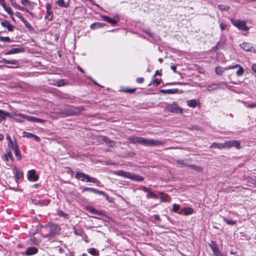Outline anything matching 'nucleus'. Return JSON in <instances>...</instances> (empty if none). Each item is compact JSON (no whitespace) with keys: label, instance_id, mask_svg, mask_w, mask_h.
Instances as JSON below:
<instances>
[{"label":"nucleus","instance_id":"f257e3e1","mask_svg":"<svg viewBox=\"0 0 256 256\" xmlns=\"http://www.w3.org/2000/svg\"><path fill=\"white\" fill-rule=\"evenodd\" d=\"M130 142L139 144L146 146H159L164 145L165 142L158 140L147 139L142 137L131 136L128 138Z\"/></svg>","mask_w":256,"mask_h":256},{"label":"nucleus","instance_id":"f03ea898","mask_svg":"<svg viewBox=\"0 0 256 256\" xmlns=\"http://www.w3.org/2000/svg\"><path fill=\"white\" fill-rule=\"evenodd\" d=\"M232 24L240 30L248 31L249 28L246 26V22L244 20L231 19Z\"/></svg>","mask_w":256,"mask_h":256},{"label":"nucleus","instance_id":"7ed1b4c3","mask_svg":"<svg viewBox=\"0 0 256 256\" xmlns=\"http://www.w3.org/2000/svg\"><path fill=\"white\" fill-rule=\"evenodd\" d=\"M76 178L82 182H95L96 180L94 178H90L88 175L82 172H78L76 173Z\"/></svg>","mask_w":256,"mask_h":256},{"label":"nucleus","instance_id":"20e7f679","mask_svg":"<svg viewBox=\"0 0 256 256\" xmlns=\"http://www.w3.org/2000/svg\"><path fill=\"white\" fill-rule=\"evenodd\" d=\"M208 246L211 248L214 256H224V254L220 250L219 248L214 241H210L208 244Z\"/></svg>","mask_w":256,"mask_h":256},{"label":"nucleus","instance_id":"39448f33","mask_svg":"<svg viewBox=\"0 0 256 256\" xmlns=\"http://www.w3.org/2000/svg\"><path fill=\"white\" fill-rule=\"evenodd\" d=\"M166 110L168 112H170L176 114L182 112V108L178 107L176 102H173L172 104H168L166 106Z\"/></svg>","mask_w":256,"mask_h":256},{"label":"nucleus","instance_id":"423d86ee","mask_svg":"<svg viewBox=\"0 0 256 256\" xmlns=\"http://www.w3.org/2000/svg\"><path fill=\"white\" fill-rule=\"evenodd\" d=\"M46 226L49 228L48 236L54 235L58 233L60 230L59 226L56 224H48Z\"/></svg>","mask_w":256,"mask_h":256},{"label":"nucleus","instance_id":"0eeeda50","mask_svg":"<svg viewBox=\"0 0 256 256\" xmlns=\"http://www.w3.org/2000/svg\"><path fill=\"white\" fill-rule=\"evenodd\" d=\"M20 116L22 118L24 119H26V120H28V121H30V122H40V123H44L46 122V120L43 119L38 118L32 116H25L22 114H20Z\"/></svg>","mask_w":256,"mask_h":256},{"label":"nucleus","instance_id":"6e6552de","mask_svg":"<svg viewBox=\"0 0 256 256\" xmlns=\"http://www.w3.org/2000/svg\"><path fill=\"white\" fill-rule=\"evenodd\" d=\"M226 148L235 147L238 149L240 148V142L238 140H230L224 142Z\"/></svg>","mask_w":256,"mask_h":256},{"label":"nucleus","instance_id":"1a4fd4ad","mask_svg":"<svg viewBox=\"0 0 256 256\" xmlns=\"http://www.w3.org/2000/svg\"><path fill=\"white\" fill-rule=\"evenodd\" d=\"M238 66V65H233L224 68L220 66H217L216 68L215 71L218 75H221L222 74V72H224L225 70H227L230 69H234L236 68Z\"/></svg>","mask_w":256,"mask_h":256},{"label":"nucleus","instance_id":"9d476101","mask_svg":"<svg viewBox=\"0 0 256 256\" xmlns=\"http://www.w3.org/2000/svg\"><path fill=\"white\" fill-rule=\"evenodd\" d=\"M16 16L20 20L24 23V24L26 28H28L30 30H33V27L30 24L29 22H28L26 20V19L20 12H16Z\"/></svg>","mask_w":256,"mask_h":256},{"label":"nucleus","instance_id":"9b49d317","mask_svg":"<svg viewBox=\"0 0 256 256\" xmlns=\"http://www.w3.org/2000/svg\"><path fill=\"white\" fill-rule=\"evenodd\" d=\"M96 140L97 142H104L108 144H109L110 146H113L114 142L110 140L106 136L97 135Z\"/></svg>","mask_w":256,"mask_h":256},{"label":"nucleus","instance_id":"f8f14e48","mask_svg":"<svg viewBox=\"0 0 256 256\" xmlns=\"http://www.w3.org/2000/svg\"><path fill=\"white\" fill-rule=\"evenodd\" d=\"M81 110L80 107H74L72 106H69L68 108V115H76L78 114Z\"/></svg>","mask_w":256,"mask_h":256},{"label":"nucleus","instance_id":"ddd939ff","mask_svg":"<svg viewBox=\"0 0 256 256\" xmlns=\"http://www.w3.org/2000/svg\"><path fill=\"white\" fill-rule=\"evenodd\" d=\"M28 179L32 182H36L38 180V176L36 174L34 170H31L28 172Z\"/></svg>","mask_w":256,"mask_h":256},{"label":"nucleus","instance_id":"4468645a","mask_svg":"<svg viewBox=\"0 0 256 256\" xmlns=\"http://www.w3.org/2000/svg\"><path fill=\"white\" fill-rule=\"evenodd\" d=\"M24 51V48L22 47L14 48L11 49L10 50L4 53L6 55H10L12 54H16L18 53L22 52Z\"/></svg>","mask_w":256,"mask_h":256},{"label":"nucleus","instance_id":"2eb2a0df","mask_svg":"<svg viewBox=\"0 0 256 256\" xmlns=\"http://www.w3.org/2000/svg\"><path fill=\"white\" fill-rule=\"evenodd\" d=\"M240 47L246 52H252L254 48L252 46V44L244 42L243 43L240 44Z\"/></svg>","mask_w":256,"mask_h":256},{"label":"nucleus","instance_id":"dca6fc26","mask_svg":"<svg viewBox=\"0 0 256 256\" xmlns=\"http://www.w3.org/2000/svg\"><path fill=\"white\" fill-rule=\"evenodd\" d=\"M38 252V249L35 247H28L26 248L24 254L26 256H31L36 254Z\"/></svg>","mask_w":256,"mask_h":256},{"label":"nucleus","instance_id":"f3484780","mask_svg":"<svg viewBox=\"0 0 256 256\" xmlns=\"http://www.w3.org/2000/svg\"><path fill=\"white\" fill-rule=\"evenodd\" d=\"M6 117L12 118V116L9 112L0 110V122L6 120Z\"/></svg>","mask_w":256,"mask_h":256},{"label":"nucleus","instance_id":"a211bd4d","mask_svg":"<svg viewBox=\"0 0 256 256\" xmlns=\"http://www.w3.org/2000/svg\"><path fill=\"white\" fill-rule=\"evenodd\" d=\"M22 5L26 7H28L30 10H33L36 4L34 2H30L28 0H20Z\"/></svg>","mask_w":256,"mask_h":256},{"label":"nucleus","instance_id":"6ab92c4d","mask_svg":"<svg viewBox=\"0 0 256 256\" xmlns=\"http://www.w3.org/2000/svg\"><path fill=\"white\" fill-rule=\"evenodd\" d=\"M129 178L136 182H141L144 179L142 176L131 172L130 173Z\"/></svg>","mask_w":256,"mask_h":256},{"label":"nucleus","instance_id":"aec40b11","mask_svg":"<svg viewBox=\"0 0 256 256\" xmlns=\"http://www.w3.org/2000/svg\"><path fill=\"white\" fill-rule=\"evenodd\" d=\"M23 136H24V137H26L27 138H32L36 142H40V138L39 136H36V135L34 134L30 133V132H23Z\"/></svg>","mask_w":256,"mask_h":256},{"label":"nucleus","instance_id":"412c9836","mask_svg":"<svg viewBox=\"0 0 256 256\" xmlns=\"http://www.w3.org/2000/svg\"><path fill=\"white\" fill-rule=\"evenodd\" d=\"M1 25L4 28H6L10 32L13 31L14 26L12 25L8 20H4L1 22Z\"/></svg>","mask_w":256,"mask_h":256},{"label":"nucleus","instance_id":"4be33fe9","mask_svg":"<svg viewBox=\"0 0 256 256\" xmlns=\"http://www.w3.org/2000/svg\"><path fill=\"white\" fill-rule=\"evenodd\" d=\"M179 90L178 88L168 89V90H160V92L164 94H174L178 93Z\"/></svg>","mask_w":256,"mask_h":256},{"label":"nucleus","instance_id":"5701e85b","mask_svg":"<svg viewBox=\"0 0 256 256\" xmlns=\"http://www.w3.org/2000/svg\"><path fill=\"white\" fill-rule=\"evenodd\" d=\"M114 173L118 176L129 178L130 172H124L123 170H118L114 172Z\"/></svg>","mask_w":256,"mask_h":256},{"label":"nucleus","instance_id":"b1692460","mask_svg":"<svg viewBox=\"0 0 256 256\" xmlns=\"http://www.w3.org/2000/svg\"><path fill=\"white\" fill-rule=\"evenodd\" d=\"M101 16L102 17L103 20H104L108 23H110L112 26L116 25L118 22L116 20L111 18H110L108 16Z\"/></svg>","mask_w":256,"mask_h":256},{"label":"nucleus","instance_id":"393cba45","mask_svg":"<svg viewBox=\"0 0 256 256\" xmlns=\"http://www.w3.org/2000/svg\"><path fill=\"white\" fill-rule=\"evenodd\" d=\"M97 194L99 195L100 196H102L104 197L109 202H113V199L110 198L107 194L102 191L97 190Z\"/></svg>","mask_w":256,"mask_h":256},{"label":"nucleus","instance_id":"a878e982","mask_svg":"<svg viewBox=\"0 0 256 256\" xmlns=\"http://www.w3.org/2000/svg\"><path fill=\"white\" fill-rule=\"evenodd\" d=\"M56 4L60 7L68 8L69 6V3L66 1V0H58Z\"/></svg>","mask_w":256,"mask_h":256},{"label":"nucleus","instance_id":"bb28decb","mask_svg":"<svg viewBox=\"0 0 256 256\" xmlns=\"http://www.w3.org/2000/svg\"><path fill=\"white\" fill-rule=\"evenodd\" d=\"M210 148H218L219 149H222V148H225L226 146L224 143H216L214 142L213 143L211 146H210Z\"/></svg>","mask_w":256,"mask_h":256},{"label":"nucleus","instance_id":"cd10ccee","mask_svg":"<svg viewBox=\"0 0 256 256\" xmlns=\"http://www.w3.org/2000/svg\"><path fill=\"white\" fill-rule=\"evenodd\" d=\"M10 1L11 2V4H12V6H14V8H15L20 10H26V8H24V6H21L19 4H18L16 2V0H12Z\"/></svg>","mask_w":256,"mask_h":256},{"label":"nucleus","instance_id":"c85d7f7f","mask_svg":"<svg viewBox=\"0 0 256 256\" xmlns=\"http://www.w3.org/2000/svg\"><path fill=\"white\" fill-rule=\"evenodd\" d=\"M182 212L184 215L188 216L193 213L194 210L191 208L186 207L182 210Z\"/></svg>","mask_w":256,"mask_h":256},{"label":"nucleus","instance_id":"c756f323","mask_svg":"<svg viewBox=\"0 0 256 256\" xmlns=\"http://www.w3.org/2000/svg\"><path fill=\"white\" fill-rule=\"evenodd\" d=\"M188 159H184V160H178L176 161V163L178 164H180L182 166H189V164H188Z\"/></svg>","mask_w":256,"mask_h":256},{"label":"nucleus","instance_id":"7c9ffc66","mask_svg":"<svg viewBox=\"0 0 256 256\" xmlns=\"http://www.w3.org/2000/svg\"><path fill=\"white\" fill-rule=\"evenodd\" d=\"M188 167L191 168L193 170L198 172H202L203 170L202 167H200V166H196V164H189Z\"/></svg>","mask_w":256,"mask_h":256},{"label":"nucleus","instance_id":"2f4dec72","mask_svg":"<svg viewBox=\"0 0 256 256\" xmlns=\"http://www.w3.org/2000/svg\"><path fill=\"white\" fill-rule=\"evenodd\" d=\"M236 65H238V66L237 68H238V70L236 72V74L238 76H242L244 73V68H242V67L240 65L238 64H236Z\"/></svg>","mask_w":256,"mask_h":256},{"label":"nucleus","instance_id":"473e14b6","mask_svg":"<svg viewBox=\"0 0 256 256\" xmlns=\"http://www.w3.org/2000/svg\"><path fill=\"white\" fill-rule=\"evenodd\" d=\"M217 85H218V84H208L206 86V90L208 92H211L212 90H218V87H216V86L214 87V86H217Z\"/></svg>","mask_w":256,"mask_h":256},{"label":"nucleus","instance_id":"72a5a7b5","mask_svg":"<svg viewBox=\"0 0 256 256\" xmlns=\"http://www.w3.org/2000/svg\"><path fill=\"white\" fill-rule=\"evenodd\" d=\"M67 84L64 80L61 79L58 80L56 82V85L58 86H64Z\"/></svg>","mask_w":256,"mask_h":256},{"label":"nucleus","instance_id":"f704fd0d","mask_svg":"<svg viewBox=\"0 0 256 256\" xmlns=\"http://www.w3.org/2000/svg\"><path fill=\"white\" fill-rule=\"evenodd\" d=\"M146 198H152L154 199H157L158 198V196L156 194H155L154 192H151L150 190V191L148 192V193L146 195Z\"/></svg>","mask_w":256,"mask_h":256},{"label":"nucleus","instance_id":"c9c22d12","mask_svg":"<svg viewBox=\"0 0 256 256\" xmlns=\"http://www.w3.org/2000/svg\"><path fill=\"white\" fill-rule=\"evenodd\" d=\"M218 8L221 11H228L230 8V7L229 6H224L222 4L218 5Z\"/></svg>","mask_w":256,"mask_h":256},{"label":"nucleus","instance_id":"e433bc0d","mask_svg":"<svg viewBox=\"0 0 256 256\" xmlns=\"http://www.w3.org/2000/svg\"><path fill=\"white\" fill-rule=\"evenodd\" d=\"M86 210L92 214H96V209L92 206H86Z\"/></svg>","mask_w":256,"mask_h":256},{"label":"nucleus","instance_id":"4c0bfd02","mask_svg":"<svg viewBox=\"0 0 256 256\" xmlns=\"http://www.w3.org/2000/svg\"><path fill=\"white\" fill-rule=\"evenodd\" d=\"M188 102V106L192 108H195L198 104L196 101L194 100H191Z\"/></svg>","mask_w":256,"mask_h":256},{"label":"nucleus","instance_id":"58836bf2","mask_svg":"<svg viewBox=\"0 0 256 256\" xmlns=\"http://www.w3.org/2000/svg\"><path fill=\"white\" fill-rule=\"evenodd\" d=\"M14 150V152L15 156H16V158L18 160H21L22 156H21L20 153V152L19 150L18 147L17 148H16V149Z\"/></svg>","mask_w":256,"mask_h":256},{"label":"nucleus","instance_id":"ea45409f","mask_svg":"<svg viewBox=\"0 0 256 256\" xmlns=\"http://www.w3.org/2000/svg\"><path fill=\"white\" fill-rule=\"evenodd\" d=\"M8 146L13 150L18 147L16 143L14 144L12 140L8 142Z\"/></svg>","mask_w":256,"mask_h":256},{"label":"nucleus","instance_id":"a19ab883","mask_svg":"<svg viewBox=\"0 0 256 256\" xmlns=\"http://www.w3.org/2000/svg\"><path fill=\"white\" fill-rule=\"evenodd\" d=\"M74 234L76 236H82V231L80 228H77L74 226Z\"/></svg>","mask_w":256,"mask_h":256},{"label":"nucleus","instance_id":"79ce46f5","mask_svg":"<svg viewBox=\"0 0 256 256\" xmlns=\"http://www.w3.org/2000/svg\"><path fill=\"white\" fill-rule=\"evenodd\" d=\"M52 10H46V15L45 16V18L50 20H52Z\"/></svg>","mask_w":256,"mask_h":256},{"label":"nucleus","instance_id":"37998d69","mask_svg":"<svg viewBox=\"0 0 256 256\" xmlns=\"http://www.w3.org/2000/svg\"><path fill=\"white\" fill-rule=\"evenodd\" d=\"M224 221L228 224L230 225H234L236 224V222L234 220H228L226 218H224Z\"/></svg>","mask_w":256,"mask_h":256},{"label":"nucleus","instance_id":"c03bdc74","mask_svg":"<svg viewBox=\"0 0 256 256\" xmlns=\"http://www.w3.org/2000/svg\"><path fill=\"white\" fill-rule=\"evenodd\" d=\"M4 9L10 16L11 18H12V16L14 14V12L12 10L11 8L6 6L4 8Z\"/></svg>","mask_w":256,"mask_h":256},{"label":"nucleus","instance_id":"a18cd8bd","mask_svg":"<svg viewBox=\"0 0 256 256\" xmlns=\"http://www.w3.org/2000/svg\"><path fill=\"white\" fill-rule=\"evenodd\" d=\"M15 174L16 178L19 179L22 176L23 172L18 170H16Z\"/></svg>","mask_w":256,"mask_h":256},{"label":"nucleus","instance_id":"49530a36","mask_svg":"<svg viewBox=\"0 0 256 256\" xmlns=\"http://www.w3.org/2000/svg\"><path fill=\"white\" fill-rule=\"evenodd\" d=\"M0 40L6 42H11L12 40H10V38L8 36H0Z\"/></svg>","mask_w":256,"mask_h":256},{"label":"nucleus","instance_id":"de8ad7c7","mask_svg":"<svg viewBox=\"0 0 256 256\" xmlns=\"http://www.w3.org/2000/svg\"><path fill=\"white\" fill-rule=\"evenodd\" d=\"M8 64H12L14 65H18V60H7V63Z\"/></svg>","mask_w":256,"mask_h":256},{"label":"nucleus","instance_id":"09e8293b","mask_svg":"<svg viewBox=\"0 0 256 256\" xmlns=\"http://www.w3.org/2000/svg\"><path fill=\"white\" fill-rule=\"evenodd\" d=\"M86 191H90L91 192H92L94 193L96 192V190L93 188H86L83 189L82 192H86Z\"/></svg>","mask_w":256,"mask_h":256},{"label":"nucleus","instance_id":"8fccbe9b","mask_svg":"<svg viewBox=\"0 0 256 256\" xmlns=\"http://www.w3.org/2000/svg\"><path fill=\"white\" fill-rule=\"evenodd\" d=\"M244 105L246 107L248 108H256V104L252 103V104H246L244 103Z\"/></svg>","mask_w":256,"mask_h":256},{"label":"nucleus","instance_id":"3c124183","mask_svg":"<svg viewBox=\"0 0 256 256\" xmlns=\"http://www.w3.org/2000/svg\"><path fill=\"white\" fill-rule=\"evenodd\" d=\"M180 205L178 204H174L172 206V210L174 212H177L178 210L180 208Z\"/></svg>","mask_w":256,"mask_h":256},{"label":"nucleus","instance_id":"603ef678","mask_svg":"<svg viewBox=\"0 0 256 256\" xmlns=\"http://www.w3.org/2000/svg\"><path fill=\"white\" fill-rule=\"evenodd\" d=\"M89 252L93 256L96 255V250L94 248H90L89 250Z\"/></svg>","mask_w":256,"mask_h":256},{"label":"nucleus","instance_id":"864d4df0","mask_svg":"<svg viewBox=\"0 0 256 256\" xmlns=\"http://www.w3.org/2000/svg\"><path fill=\"white\" fill-rule=\"evenodd\" d=\"M96 214H97V216H105V214H103L102 212H100L98 210H97ZM100 218L97 216V220H100Z\"/></svg>","mask_w":256,"mask_h":256},{"label":"nucleus","instance_id":"5fc2aeb1","mask_svg":"<svg viewBox=\"0 0 256 256\" xmlns=\"http://www.w3.org/2000/svg\"><path fill=\"white\" fill-rule=\"evenodd\" d=\"M140 190H141L143 191H144V192H146L147 193H148V192L150 191V189L144 186H142L140 188Z\"/></svg>","mask_w":256,"mask_h":256},{"label":"nucleus","instance_id":"6e6d98bb","mask_svg":"<svg viewBox=\"0 0 256 256\" xmlns=\"http://www.w3.org/2000/svg\"><path fill=\"white\" fill-rule=\"evenodd\" d=\"M57 212H58V214L59 216L65 217L66 216V214H65L62 210H58Z\"/></svg>","mask_w":256,"mask_h":256},{"label":"nucleus","instance_id":"4d7b16f0","mask_svg":"<svg viewBox=\"0 0 256 256\" xmlns=\"http://www.w3.org/2000/svg\"><path fill=\"white\" fill-rule=\"evenodd\" d=\"M226 26L227 25L223 22H221L220 24V28L222 30H224Z\"/></svg>","mask_w":256,"mask_h":256},{"label":"nucleus","instance_id":"13d9d810","mask_svg":"<svg viewBox=\"0 0 256 256\" xmlns=\"http://www.w3.org/2000/svg\"><path fill=\"white\" fill-rule=\"evenodd\" d=\"M190 130H200V128L199 126H192V128H188Z\"/></svg>","mask_w":256,"mask_h":256},{"label":"nucleus","instance_id":"bf43d9fd","mask_svg":"<svg viewBox=\"0 0 256 256\" xmlns=\"http://www.w3.org/2000/svg\"><path fill=\"white\" fill-rule=\"evenodd\" d=\"M144 80L142 78H138L136 79V82L139 84L142 83L144 82Z\"/></svg>","mask_w":256,"mask_h":256},{"label":"nucleus","instance_id":"052dcab7","mask_svg":"<svg viewBox=\"0 0 256 256\" xmlns=\"http://www.w3.org/2000/svg\"><path fill=\"white\" fill-rule=\"evenodd\" d=\"M153 84H156V86H158L160 83V80H158V79H154L152 80Z\"/></svg>","mask_w":256,"mask_h":256},{"label":"nucleus","instance_id":"680f3d73","mask_svg":"<svg viewBox=\"0 0 256 256\" xmlns=\"http://www.w3.org/2000/svg\"><path fill=\"white\" fill-rule=\"evenodd\" d=\"M247 178H248V182H250V180H251L250 181L251 183H252L254 184H256V180H254L252 177H249L248 176V177Z\"/></svg>","mask_w":256,"mask_h":256},{"label":"nucleus","instance_id":"e2e57ef3","mask_svg":"<svg viewBox=\"0 0 256 256\" xmlns=\"http://www.w3.org/2000/svg\"><path fill=\"white\" fill-rule=\"evenodd\" d=\"M135 90H136L135 88H134V89H126L124 90V91L125 92H130V93H133L135 92Z\"/></svg>","mask_w":256,"mask_h":256},{"label":"nucleus","instance_id":"0e129e2a","mask_svg":"<svg viewBox=\"0 0 256 256\" xmlns=\"http://www.w3.org/2000/svg\"><path fill=\"white\" fill-rule=\"evenodd\" d=\"M0 5L4 8L6 6L4 0H0Z\"/></svg>","mask_w":256,"mask_h":256},{"label":"nucleus","instance_id":"69168bd1","mask_svg":"<svg viewBox=\"0 0 256 256\" xmlns=\"http://www.w3.org/2000/svg\"><path fill=\"white\" fill-rule=\"evenodd\" d=\"M46 10H52L51 4L48 3L46 4Z\"/></svg>","mask_w":256,"mask_h":256},{"label":"nucleus","instance_id":"338daca9","mask_svg":"<svg viewBox=\"0 0 256 256\" xmlns=\"http://www.w3.org/2000/svg\"><path fill=\"white\" fill-rule=\"evenodd\" d=\"M154 219L156 221H160V216L158 214H154Z\"/></svg>","mask_w":256,"mask_h":256},{"label":"nucleus","instance_id":"774afa93","mask_svg":"<svg viewBox=\"0 0 256 256\" xmlns=\"http://www.w3.org/2000/svg\"><path fill=\"white\" fill-rule=\"evenodd\" d=\"M252 68L256 73V64L252 65Z\"/></svg>","mask_w":256,"mask_h":256}]
</instances>
